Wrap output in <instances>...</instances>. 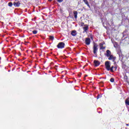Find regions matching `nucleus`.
I'll list each match as a JSON object with an SVG mask.
<instances>
[{"mask_svg":"<svg viewBox=\"0 0 129 129\" xmlns=\"http://www.w3.org/2000/svg\"><path fill=\"white\" fill-rule=\"evenodd\" d=\"M98 45L96 43H94L93 50V53L95 55H96L97 53V51H98Z\"/></svg>","mask_w":129,"mask_h":129,"instance_id":"nucleus-1","label":"nucleus"},{"mask_svg":"<svg viewBox=\"0 0 129 129\" xmlns=\"http://www.w3.org/2000/svg\"><path fill=\"white\" fill-rule=\"evenodd\" d=\"M105 67L106 70H107V71H110V61H105Z\"/></svg>","mask_w":129,"mask_h":129,"instance_id":"nucleus-2","label":"nucleus"},{"mask_svg":"<svg viewBox=\"0 0 129 129\" xmlns=\"http://www.w3.org/2000/svg\"><path fill=\"white\" fill-rule=\"evenodd\" d=\"M57 47L58 49H63V48L65 47V43H64V42H59Z\"/></svg>","mask_w":129,"mask_h":129,"instance_id":"nucleus-3","label":"nucleus"},{"mask_svg":"<svg viewBox=\"0 0 129 129\" xmlns=\"http://www.w3.org/2000/svg\"><path fill=\"white\" fill-rule=\"evenodd\" d=\"M108 57V60H112V62H114V61H115V59H116V57L115 56H113L112 54H111Z\"/></svg>","mask_w":129,"mask_h":129,"instance_id":"nucleus-4","label":"nucleus"},{"mask_svg":"<svg viewBox=\"0 0 129 129\" xmlns=\"http://www.w3.org/2000/svg\"><path fill=\"white\" fill-rule=\"evenodd\" d=\"M91 41H90V38H86L85 39V44L86 45H90V43H91Z\"/></svg>","mask_w":129,"mask_h":129,"instance_id":"nucleus-5","label":"nucleus"},{"mask_svg":"<svg viewBox=\"0 0 129 129\" xmlns=\"http://www.w3.org/2000/svg\"><path fill=\"white\" fill-rule=\"evenodd\" d=\"M20 5H21L20 2H14L13 3V5L14 7H16V8H19V7H20Z\"/></svg>","mask_w":129,"mask_h":129,"instance_id":"nucleus-6","label":"nucleus"},{"mask_svg":"<svg viewBox=\"0 0 129 129\" xmlns=\"http://www.w3.org/2000/svg\"><path fill=\"white\" fill-rule=\"evenodd\" d=\"M105 55L108 57L109 56L111 55V52H110L109 50H107L106 53L105 54Z\"/></svg>","mask_w":129,"mask_h":129,"instance_id":"nucleus-7","label":"nucleus"},{"mask_svg":"<svg viewBox=\"0 0 129 129\" xmlns=\"http://www.w3.org/2000/svg\"><path fill=\"white\" fill-rule=\"evenodd\" d=\"M94 63L95 64V66H96V67L97 66H99V65H100V62H99V61H98V60H95L94 61Z\"/></svg>","mask_w":129,"mask_h":129,"instance_id":"nucleus-8","label":"nucleus"},{"mask_svg":"<svg viewBox=\"0 0 129 129\" xmlns=\"http://www.w3.org/2000/svg\"><path fill=\"white\" fill-rule=\"evenodd\" d=\"M83 33H87V31H88V26L85 25V26L83 27Z\"/></svg>","mask_w":129,"mask_h":129,"instance_id":"nucleus-9","label":"nucleus"},{"mask_svg":"<svg viewBox=\"0 0 129 129\" xmlns=\"http://www.w3.org/2000/svg\"><path fill=\"white\" fill-rule=\"evenodd\" d=\"M117 54L119 55V57L120 58H123V55H122L121 51L119 50V51H118Z\"/></svg>","mask_w":129,"mask_h":129,"instance_id":"nucleus-10","label":"nucleus"},{"mask_svg":"<svg viewBox=\"0 0 129 129\" xmlns=\"http://www.w3.org/2000/svg\"><path fill=\"white\" fill-rule=\"evenodd\" d=\"M104 44V43H100V49H102V50L105 49V47L103 46Z\"/></svg>","mask_w":129,"mask_h":129,"instance_id":"nucleus-11","label":"nucleus"},{"mask_svg":"<svg viewBox=\"0 0 129 129\" xmlns=\"http://www.w3.org/2000/svg\"><path fill=\"white\" fill-rule=\"evenodd\" d=\"M71 35L72 36L75 37V36L77 35V33H76V31L73 30V31H72Z\"/></svg>","mask_w":129,"mask_h":129,"instance_id":"nucleus-12","label":"nucleus"},{"mask_svg":"<svg viewBox=\"0 0 129 129\" xmlns=\"http://www.w3.org/2000/svg\"><path fill=\"white\" fill-rule=\"evenodd\" d=\"M77 15H78V13H77V11H74V16L75 18L77 19Z\"/></svg>","mask_w":129,"mask_h":129,"instance_id":"nucleus-13","label":"nucleus"},{"mask_svg":"<svg viewBox=\"0 0 129 129\" xmlns=\"http://www.w3.org/2000/svg\"><path fill=\"white\" fill-rule=\"evenodd\" d=\"M83 1L89 8H90V5H89V4H88V1H87V0H83Z\"/></svg>","mask_w":129,"mask_h":129,"instance_id":"nucleus-14","label":"nucleus"},{"mask_svg":"<svg viewBox=\"0 0 129 129\" xmlns=\"http://www.w3.org/2000/svg\"><path fill=\"white\" fill-rule=\"evenodd\" d=\"M49 40H50L51 41H53L54 40V36H49Z\"/></svg>","mask_w":129,"mask_h":129,"instance_id":"nucleus-15","label":"nucleus"},{"mask_svg":"<svg viewBox=\"0 0 129 129\" xmlns=\"http://www.w3.org/2000/svg\"><path fill=\"white\" fill-rule=\"evenodd\" d=\"M125 103L126 105H129V101L128 100H126L125 101Z\"/></svg>","mask_w":129,"mask_h":129,"instance_id":"nucleus-16","label":"nucleus"},{"mask_svg":"<svg viewBox=\"0 0 129 129\" xmlns=\"http://www.w3.org/2000/svg\"><path fill=\"white\" fill-rule=\"evenodd\" d=\"M32 33H33V34H34V35H36V34H37V33H38V31H37V30H33V31H32Z\"/></svg>","mask_w":129,"mask_h":129,"instance_id":"nucleus-17","label":"nucleus"},{"mask_svg":"<svg viewBox=\"0 0 129 129\" xmlns=\"http://www.w3.org/2000/svg\"><path fill=\"white\" fill-rule=\"evenodd\" d=\"M113 66H112L111 68H110V71H111V72H113Z\"/></svg>","mask_w":129,"mask_h":129,"instance_id":"nucleus-18","label":"nucleus"},{"mask_svg":"<svg viewBox=\"0 0 129 129\" xmlns=\"http://www.w3.org/2000/svg\"><path fill=\"white\" fill-rule=\"evenodd\" d=\"M8 6L9 7H12L13 6V3L12 2H10L8 4Z\"/></svg>","mask_w":129,"mask_h":129,"instance_id":"nucleus-19","label":"nucleus"},{"mask_svg":"<svg viewBox=\"0 0 129 129\" xmlns=\"http://www.w3.org/2000/svg\"><path fill=\"white\" fill-rule=\"evenodd\" d=\"M110 82H114V79L111 78L110 80Z\"/></svg>","mask_w":129,"mask_h":129,"instance_id":"nucleus-20","label":"nucleus"},{"mask_svg":"<svg viewBox=\"0 0 129 129\" xmlns=\"http://www.w3.org/2000/svg\"><path fill=\"white\" fill-rule=\"evenodd\" d=\"M89 37L92 40H93V36H92V35L90 34Z\"/></svg>","mask_w":129,"mask_h":129,"instance_id":"nucleus-21","label":"nucleus"},{"mask_svg":"<svg viewBox=\"0 0 129 129\" xmlns=\"http://www.w3.org/2000/svg\"><path fill=\"white\" fill-rule=\"evenodd\" d=\"M57 2L58 3H62V2H63V0H57Z\"/></svg>","mask_w":129,"mask_h":129,"instance_id":"nucleus-22","label":"nucleus"},{"mask_svg":"<svg viewBox=\"0 0 129 129\" xmlns=\"http://www.w3.org/2000/svg\"><path fill=\"white\" fill-rule=\"evenodd\" d=\"M114 65H115L116 64V62H115V60H114Z\"/></svg>","mask_w":129,"mask_h":129,"instance_id":"nucleus-23","label":"nucleus"},{"mask_svg":"<svg viewBox=\"0 0 129 129\" xmlns=\"http://www.w3.org/2000/svg\"><path fill=\"white\" fill-rule=\"evenodd\" d=\"M98 98H99V96H97V99H98Z\"/></svg>","mask_w":129,"mask_h":129,"instance_id":"nucleus-24","label":"nucleus"},{"mask_svg":"<svg viewBox=\"0 0 129 129\" xmlns=\"http://www.w3.org/2000/svg\"><path fill=\"white\" fill-rule=\"evenodd\" d=\"M85 77H87V75H86V76H85Z\"/></svg>","mask_w":129,"mask_h":129,"instance_id":"nucleus-25","label":"nucleus"},{"mask_svg":"<svg viewBox=\"0 0 129 129\" xmlns=\"http://www.w3.org/2000/svg\"><path fill=\"white\" fill-rule=\"evenodd\" d=\"M50 2H51V1H52V0H49Z\"/></svg>","mask_w":129,"mask_h":129,"instance_id":"nucleus-26","label":"nucleus"}]
</instances>
